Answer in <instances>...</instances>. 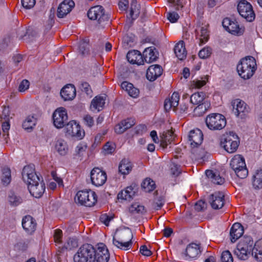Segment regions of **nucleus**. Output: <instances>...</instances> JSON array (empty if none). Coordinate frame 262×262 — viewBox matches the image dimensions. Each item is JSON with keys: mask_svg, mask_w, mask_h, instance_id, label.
<instances>
[{"mask_svg": "<svg viewBox=\"0 0 262 262\" xmlns=\"http://www.w3.org/2000/svg\"><path fill=\"white\" fill-rule=\"evenodd\" d=\"M256 70V61L252 56H247L242 58L237 65V71L239 75L244 79L250 78Z\"/></svg>", "mask_w": 262, "mask_h": 262, "instance_id": "obj_1", "label": "nucleus"}, {"mask_svg": "<svg viewBox=\"0 0 262 262\" xmlns=\"http://www.w3.org/2000/svg\"><path fill=\"white\" fill-rule=\"evenodd\" d=\"M95 260L96 249L89 244L82 245L74 256V262H95Z\"/></svg>", "mask_w": 262, "mask_h": 262, "instance_id": "obj_2", "label": "nucleus"}, {"mask_svg": "<svg viewBox=\"0 0 262 262\" xmlns=\"http://www.w3.org/2000/svg\"><path fill=\"white\" fill-rule=\"evenodd\" d=\"M239 144V138L233 132L224 134L222 137L221 145L229 153H233L237 149Z\"/></svg>", "mask_w": 262, "mask_h": 262, "instance_id": "obj_3", "label": "nucleus"}, {"mask_svg": "<svg viewBox=\"0 0 262 262\" xmlns=\"http://www.w3.org/2000/svg\"><path fill=\"white\" fill-rule=\"evenodd\" d=\"M231 168L240 179L246 178L248 174L244 158L239 155H236L231 159L230 163Z\"/></svg>", "mask_w": 262, "mask_h": 262, "instance_id": "obj_4", "label": "nucleus"}, {"mask_svg": "<svg viewBox=\"0 0 262 262\" xmlns=\"http://www.w3.org/2000/svg\"><path fill=\"white\" fill-rule=\"evenodd\" d=\"M206 124L211 130H220L226 124V120L224 116L220 114H211L206 118Z\"/></svg>", "mask_w": 262, "mask_h": 262, "instance_id": "obj_5", "label": "nucleus"}, {"mask_svg": "<svg viewBox=\"0 0 262 262\" xmlns=\"http://www.w3.org/2000/svg\"><path fill=\"white\" fill-rule=\"evenodd\" d=\"M76 196L79 203L86 207L93 206L97 201L96 193L91 190L79 191Z\"/></svg>", "mask_w": 262, "mask_h": 262, "instance_id": "obj_6", "label": "nucleus"}, {"mask_svg": "<svg viewBox=\"0 0 262 262\" xmlns=\"http://www.w3.org/2000/svg\"><path fill=\"white\" fill-rule=\"evenodd\" d=\"M237 9L242 17L248 21H252L255 18V13L252 5L246 0L241 1L237 5Z\"/></svg>", "mask_w": 262, "mask_h": 262, "instance_id": "obj_7", "label": "nucleus"}, {"mask_svg": "<svg viewBox=\"0 0 262 262\" xmlns=\"http://www.w3.org/2000/svg\"><path fill=\"white\" fill-rule=\"evenodd\" d=\"M88 17L92 20H96L99 24L108 21L109 17L104 12L101 6H95L90 9L88 12Z\"/></svg>", "mask_w": 262, "mask_h": 262, "instance_id": "obj_8", "label": "nucleus"}, {"mask_svg": "<svg viewBox=\"0 0 262 262\" xmlns=\"http://www.w3.org/2000/svg\"><path fill=\"white\" fill-rule=\"evenodd\" d=\"M54 125L57 128H61L68 123V115L63 107L57 108L53 114Z\"/></svg>", "mask_w": 262, "mask_h": 262, "instance_id": "obj_9", "label": "nucleus"}, {"mask_svg": "<svg viewBox=\"0 0 262 262\" xmlns=\"http://www.w3.org/2000/svg\"><path fill=\"white\" fill-rule=\"evenodd\" d=\"M223 27L229 32L234 35H241L244 31V27H239L237 22L229 18H225L222 22Z\"/></svg>", "mask_w": 262, "mask_h": 262, "instance_id": "obj_10", "label": "nucleus"}, {"mask_svg": "<svg viewBox=\"0 0 262 262\" xmlns=\"http://www.w3.org/2000/svg\"><path fill=\"white\" fill-rule=\"evenodd\" d=\"M28 189L32 195L36 198H40L45 191V184L40 178L37 181H32L27 183Z\"/></svg>", "mask_w": 262, "mask_h": 262, "instance_id": "obj_11", "label": "nucleus"}, {"mask_svg": "<svg viewBox=\"0 0 262 262\" xmlns=\"http://www.w3.org/2000/svg\"><path fill=\"white\" fill-rule=\"evenodd\" d=\"M92 183L96 186L103 185L107 179L106 173L98 167L94 168L91 172Z\"/></svg>", "mask_w": 262, "mask_h": 262, "instance_id": "obj_12", "label": "nucleus"}, {"mask_svg": "<svg viewBox=\"0 0 262 262\" xmlns=\"http://www.w3.org/2000/svg\"><path fill=\"white\" fill-rule=\"evenodd\" d=\"M233 111L236 116L243 118L249 112V107L247 104L239 99L234 100L232 102Z\"/></svg>", "mask_w": 262, "mask_h": 262, "instance_id": "obj_13", "label": "nucleus"}, {"mask_svg": "<svg viewBox=\"0 0 262 262\" xmlns=\"http://www.w3.org/2000/svg\"><path fill=\"white\" fill-rule=\"evenodd\" d=\"M188 138L192 148L198 147L203 142V134L200 129L196 128L189 132Z\"/></svg>", "mask_w": 262, "mask_h": 262, "instance_id": "obj_14", "label": "nucleus"}, {"mask_svg": "<svg viewBox=\"0 0 262 262\" xmlns=\"http://www.w3.org/2000/svg\"><path fill=\"white\" fill-rule=\"evenodd\" d=\"M22 177L24 181L27 183L39 180V178L35 171V166L33 164L25 166L22 171Z\"/></svg>", "mask_w": 262, "mask_h": 262, "instance_id": "obj_15", "label": "nucleus"}, {"mask_svg": "<svg viewBox=\"0 0 262 262\" xmlns=\"http://www.w3.org/2000/svg\"><path fill=\"white\" fill-rule=\"evenodd\" d=\"M66 128L67 133L73 137L81 139L84 136V131L81 130L80 126L74 121L68 122Z\"/></svg>", "mask_w": 262, "mask_h": 262, "instance_id": "obj_16", "label": "nucleus"}, {"mask_svg": "<svg viewBox=\"0 0 262 262\" xmlns=\"http://www.w3.org/2000/svg\"><path fill=\"white\" fill-rule=\"evenodd\" d=\"M224 194L222 192H215L209 197V203L214 209L222 208L225 202Z\"/></svg>", "mask_w": 262, "mask_h": 262, "instance_id": "obj_17", "label": "nucleus"}, {"mask_svg": "<svg viewBox=\"0 0 262 262\" xmlns=\"http://www.w3.org/2000/svg\"><path fill=\"white\" fill-rule=\"evenodd\" d=\"M208 26V24H203L198 25L196 26L195 29L196 37L200 40V45L205 43L209 39Z\"/></svg>", "mask_w": 262, "mask_h": 262, "instance_id": "obj_18", "label": "nucleus"}, {"mask_svg": "<svg viewBox=\"0 0 262 262\" xmlns=\"http://www.w3.org/2000/svg\"><path fill=\"white\" fill-rule=\"evenodd\" d=\"M74 6L73 1L64 0L58 7L57 16L59 18H63L72 11Z\"/></svg>", "mask_w": 262, "mask_h": 262, "instance_id": "obj_19", "label": "nucleus"}, {"mask_svg": "<svg viewBox=\"0 0 262 262\" xmlns=\"http://www.w3.org/2000/svg\"><path fill=\"white\" fill-rule=\"evenodd\" d=\"M138 193V188L135 186L130 185L127 187L125 190L119 192L117 195L118 200L130 201Z\"/></svg>", "mask_w": 262, "mask_h": 262, "instance_id": "obj_20", "label": "nucleus"}, {"mask_svg": "<svg viewBox=\"0 0 262 262\" xmlns=\"http://www.w3.org/2000/svg\"><path fill=\"white\" fill-rule=\"evenodd\" d=\"M200 248V244L192 243L189 244L183 254L185 259H189L196 257L201 252Z\"/></svg>", "mask_w": 262, "mask_h": 262, "instance_id": "obj_21", "label": "nucleus"}, {"mask_svg": "<svg viewBox=\"0 0 262 262\" xmlns=\"http://www.w3.org/2000/svg\"><path fill=\"white\" fill-rule=\"evenodd\" d=\"M36 222L35 220L31 215L24 216L22 220V226L28 234H32L36 230Z\"/></svg>", "mask_w": 262, "mask_h": 262, "instance_id": "obj_22", "label": "nucleus"}, {"mask_svg": "<svg viewBox=\"0 0 262 262\" xmlns=\"http://www.w3.org/2000/svg\"><path fill=\"white\" fill-rule=\"evenodd\" d=\"M110 258V253L106 246L103 244L98 245L96 249V262H107Z\"/></svg>", "mask_w": 262, "mask_h": 262, "instance_id": "obj_23", "label": "nucleus"}, {"mask_svg": "<svg viewBox=\"0 0 262 262\" xmlns=\"http://www.w3.org/2000/svg\"><path fill=\"white\" fill-rule=\"evenodd\" d=\"M180 96L178 93L174 92L170 98H167L164 101V108L166 111H169L172 108L176 111L179 105Z\"/></svg>", "mask_w": 262, "mask_h": 262, "instance_id": "obj_24", "label": "nucleus"}, {"mask_svg": "<svg viewBox=\"0 0 262 262\" xmlns=\"http://www.w3.org/2000/svg\"><path fill=\"white\" fill-rule=\"evenodd\" d=\"M162 71L159 65H152L147 70L146 77L149 81H154L162 75Z\"/></svg>", "mask_w": 262, "mask_h": 262, "instance_id": "obj_25", "label": "nucleus"}, {"mask_svg": "<svg viewBox=\"0 0 262 262\" xmlns=\"http://www.w3.org/2000/svg\"><path fill=\"white\" fill-rule=\"evenodd\" d=\"M76 89L73 84L64 86L60 92V95L64 100H72L76 96Z\"/></svg>", "mask_w": 262, "mask_h": 262, "instance_id": "obj_26", "label": "nucleus"}, {"mask_svg": "<svg viewBox=\"0 0 262 262\" xmlns=\"http://www.w3.org/2000/svg\"><path fill=\"white\" fill-rule=\"evenodd\" d=\"M244 233V229L241 224L236 223L234 224L230 232V239L232 243H234Z\"/></svg>", "mask_w": 262, "mask_h": 262, "instance_id": "obj_27", "label": "nucleus"}, {"mask_svg": "<svg viewBox=\"0 0 262 262\" xmlns=\"http://www.w3.org/2000/svg\"><path fill=\"white\" fill-rule=\"evenodd\" d=\"M157 52L154 47L147 48L143 52L142 57L143 62L151 63L157 60L158 58Z\"/></svg>", "mask_w": 262, "mask_h": 262, "instance_id": "obj_28", "label": "nucleus"}, {"mask_svg": "<svg viewBox=\"0 0 262 262\" xmlns=\"http://www.w3.org/2000/svg\"><path fill=\"white\" fill-rule=\"evenodd\" d=\"M127 60L131 63L137 64L138 65L143 64L142 55L138 50L129 51L126 55Z\"/></svg>", "mask_w": 262, "mask_h": 262, "instance_id": "obj_29", "label": "nucleus"}, {"mask_svg": "<svg viewBox=\"0 0 262 262\" xmlns=\"http://www.w3.org/2000/svg\"><path fill=\"white\" fill-rule=\"evenodd\" d=\"M113 238L120 240L121 242L124 241H132L133 234L132 231L128 229L117 230L114 235Z\"/></svg>", "mask_w": 262, "mask_h": 262, "instance_id": "obj_30", "label": "nucleus"}, {"mask_svg": "<svg viewBox=\"0 0 262 262\" xmlns=\"http://www.w3.org/2000/svg\"><path fill=\"white\" fill-rule=\"evenodd\" d=\"M174 52L179 59L183 60L186 58L187 53L183 41H180L176 45Z\"/></svg>", "mask_w": 262, "mask_h": 262, "instance_id": "obj_31", "label": "nucleus"}, {"mask_svg": "<svg viewBox=\"0 0 262 262\" xmlns=\"http://www.w3.org/2000/svg\"><path fill=\"white\" fill-rule=\"evenodd\" d=\"M173 139V132L172 130H168L163 132L160 136V145L163 148H165L168 144L170 143Z\"/></svg>", "mask_w": 262, "mask_h": 262, "instance_id": "obj_32", "label": "nucleus"}, {"mask_svg": "<svg viewBox=\"0 0 262 262\" xmlns=\"http://www.w3.org/2000/svg\"><path fill=\"white\" fill-rule=\"evenodd\" d=\"M253 241L252 240V238L249 236H244L237 245L239 249L244 248L246 250H248L250 252H252L253 251Z\"/></svg>", "mask_w": 262, "mask_h": 262, "instance_id": "obj_33", "label": "nucleus"}, {"mask_svg": "<svg viewBox=\"0 0 262 262\" xmlns=\"http://www.w3.org/2000/svg\"><path fill=\"white\" fill-rule=\"evenodd\" d=\"M133 164L127 159H123L119 166V171L121 174L126 175L128 174L132 170Z\"/></svg>", "mask_w": 262, "mask_h": 262, "instance_id": "obj_34", "label": "nucleus"}, {"mask_svg": "<svg viewBox=\"0 0 262 262\" xmlns=\"http://www.w3.org/2000/svg\"><path fill=\"white\" fill-rule=\"evenodd\" d=\"M206 176L211 179V181L215 184L222 185L225 182V179L222 178L217 172H214L212 170L206 171Z\"/></svg>", "mask_w": 262, "mask_h": 262, "instance_id": "obj_35", "label": "nucleus"}, {"mask_svg": "<svg viewBox=\"0 0 262 262\" xmlns=\"http://www.w3.org/2000/svg\"><path fill=\"white\" fill-rule=\"evenodd\" d=\"M37 118L35 115L28 116L23 123V127L26 129H32L36 125Z\"/></svg>", "mask_w": 262, "mask_h": 262, "instance_id": "obj_36", "label": "nucleus"}, {"mask_svg": "<svg viewBox=\"0 0 262 262\" xmlns=\"http://www.w3.org/2000/svg\"><path fill=\"white\" fill-rule=\"evenodd\" d=\"M55 147L61 155H65L68 152V147L67 142L62 139H59L56 141Z\"/></svg>", "mask_w": 262, "mask_h": 262, "instance_id": "obj_37", "label": "nucleus"}, {"mask_svg": "<svg viewBox=\"0 0 262 262\" xmlns=\"http://www.w3.org/2000/svg\"><path fill=\"white\" fill-rule=\"evenodd\" d=\"M253 185L256 189L262 188V169L257 170L253 175Z\"/></svg>", "mask_w": 262, "mask_h": 262, "instance_id": "obj_38", "label": "nucleus"}, {"mask_svg": "<svg viewBox=\"0 0 262 262\" xmlns=\"http://www.w3.org/2000/svg\"><path fill=\"white\" fill-rule=\"evenodd\" d=\"M105 104V99L102 96L95 97L91 102V107L99 111Z\"/></svg>", "mask_w": 262, "mask_h": 262, "instance_id": "obj_39", "label": "nucleus"}, {"mask_svg": "<svg viewBox=\"0 0 262 262\" xmlns=\"http://www.w3.org/2000/svg\"><path fill=\"white\" fill-rule=\"evenodd\" d=\"M113 244L120 249L127 250L132 247V241H124V242H121L120 240L113 238Z\"/></svg>", "mask_w": 262, "mask_h": 262, "instance_id": "obj_40", "label": "nucleus"}, {"mask_svg": "<svg viewBox=\"0 0 262 262\" xmlns=\"http://www.w3.org/2000/svg\"><path fill=\"white\" fill-rule=\"evenodd\" d=\"M2 182L4 185H8L11 181V170L8 167L2 169Z\"/></svg>", "mask_w": 262, "mask_h": 262, "instance_id": "obj_41", "label": "nucleus"}, {"mask_svg": "<svg viewBox=\"0 0 262 262\" xmlns=\"http://www.w3.org/2000/svg\"><path fill=\"white\" fill-rule=\"evenodd\" d=\"M206 95L203 92H198L193 94L190 99V101L191 103L197 105L201 104L205 99Z\"/></svg>", "mask_w": 262, "mask_h": 262, "instance_id": "obj_42", "label": "nucleus"}, {"mask_svg": "<svg viewBox=\"0 0 262 262\" xmlns=\"http://www.w3.org/2000/svg\"><path fill=\"white\" fill-rule=\"evenodd\" d=\"M89 39H85L80 41L79 45V53L82 56H85L89 54Z\"/></svg>", "mask_w": 262, "mask_h": 262, "instance_id": "obj_43", "label": "nucleus"}, {"mask_svg": "<svg viewBox=\"0 0 262 262\" xmlns=\"http://www.w3.org/2000/svg\"><path fill=\"white\" fill-rule=\"evenodd\" d=\"M234 253L236 255L237 257L240 260H246L248 258L249 255L250 254L251 252L246 250L244 248L239 249L238 246H237L236 249L234 250Z\"/></svg>", "mask_w": 262, "mask_h": 262, "instance_id": "obj_44", "label": "nucleus"}, {"mask_svg": "<svg viewBox=\"0 0 262 262\" xmlns=\"http://www.w3.org/2000/svg\"><path fill=\"white\" fill-rule=\"evenodd\" d=\"M141 186L146 192H150L156 188L155 182L150 178L145 179L142 182Z\"/></svg>", "mask_w": 262, "mask_h": 262, "instance_id": "obj_45", "label": "nucleus"}, {"mask_svg": "<svg viewBox=\"0 0 262 262\" xmlns=\"http://www.w3.org/2000/svg\"><path fill=\"white\" fill-rule=\"evenodd\" d=\"M209 105L207 103H202L198 104V105L194 109V113L195 115L198 116H203L208 110Z\"/></svg>", "mask_w": 262, "mask_h": 262, "instance_id": "obj_46", "label": "nucleus"}, {"mask_svg": "<svg viewBox=\"0 0 262 262\" xmlns=\"http://www.w3.org/2000/svg\"><path fill=\"white\" fill-rule=\"evenodd\" d=\"M8 201L10 205L17 206L22 203V199L13 192H11L8 195Z\"/></svg>", "mask_w": 262, "mask_h": 262, "instance_id": "obj_47", "label": "nucleus"}, {"mask_svg": "<svg viewBox=\"0 0 262 262\" xmlns=\"http://www.w3.org/2000/svg\"><path fill=\"white\" fill-rule=\"evenodd\" d=\"M129 211L132 213H144L146 212L145 207L138 203L132 204L129 208Z\"/></svg>", "mask_w": 262, "mask_h": 262, "instance_id": "obj_48", "label": "nucleus"}, {"mask_svg": "<svg viewBox=\"0 0 262 262\" xmlns=\"http://www.w3.org/2000/svg\"><path fill=\"white\" fill-rule=\"evenodd\" d=\"M9 121H1L2 123L3 136L6 143L8 142L7 138L9 137V130L10 127Z\"/></svg>", "mask_w": 262, "mask_h": 262, "instance_id": "obj_49", "label": "nucleus"}, {"mask_svg": "<svg viewBox=\"0 0 262 262\" xmlns=\"http://www.w3.org/2000/svg\"><path fill=\"white\" fill-rule=\"evenodd\" d=\"M208 80L207 76L202 77L201 79H195L191 82V86L196 89H200L206 84Z\"/></svg>", "mask_w": 262, "mask_h": 262, "instance_id": "obj_50", "label": "nucleus"}, {"mask_svg": "<svg viewBox=\"0 0 262 262\" xmlns=\"http://www.w3.org/2000/svg\"><path fill=\"white\" fill-rule=\"evenodd\" d=\"M10 110L9 106H3V109L2 114L0 115L1 121H10Z\"/></svg>", "mask_w": 262, "mask_h": 262, "instance_id": "obj_51", "label": "nucleus"}, {"mask_svg": "<svg viewBox=\"0 0 262 262\" xmlns=\"http://www.w3.org/2000/svg\"><path fill=\"white\" fill-rule=\"evenodd\" d=\"M165 203L164 198L162 196H160L158 197L157 199H155V201L152 203V207L155 210H159L160 209L162 206H163Z\"/></svg>", "mask_w": 262, "mask_h": 262, "instance_id": "obj_52", "label": "nucleus"}, {"mask_svg": "<svg viewBox=\"0 0 262 262\" xmlns=\"http://www.w3.org/2000/svg\"><path fill=\"white\" fill-rule=\"evenodd\" d=\"M78 246L77 241L74 238H70L68 239L63 247L61 248V250L64 249L67 250H72L73 248Z\"/></svg>", "mask_w": 262, "mask_h": 262, "instance_id": "obj_53", "label": "nucleus"}, {"mask_svg": "<svg viewBox=\"0 0 262 262\" xmlns=\"http://www.w3.org/2000/svg\"><path fill=\"white\" fill-rule=\"evenodd\" d=\"M222 262H233V259L229 251L226 250L222 252L221 255Z\"/></svg>", "mask_w": 262, "mask_h": 262, "instance_id": "obj_54", "label": "nucleus"}, {"mask_svg": "<svg viewBox=\"0 0 262 262\" xmlns=\"http://www.w3.org/2000/svg\"><path fill=\"white\" fill-rule=\"evenodd\" d=\"M180 167V165L174 163H172L170 166V171L171 175L174 177L178 176L181 173Z\"/></svg>", "mask_w": 262, "mask_h": 262, "instance_id": "obj_55", "label": "nucleus"}, {"mask_svg": "<svg viewBox=\"0 0 262 262\" xmlns=\"http://www.w3.org/2000/svg\"><path fill=\"white\" fill-rule=\"evenodd\" d=\"M212 50L210 48H204L202 49L199 53V56L202 59H205L210 56Z\"/></svg>", "mask_w": 262, "mask_h": 262, "instance_id": "obj_56", "label": "nucleus"}, {"mask_svg": "<svg viewBox=\"0 0 262 262\" xmlns=\"http://www.w3.org/2000/svg\"><path fill=\"white\" fill-rule=\"evenodd\" d=\"M83 122L86 126L92 127L94 124V120L90 115L87 114L83 116Z\"/></svg>", "mask_w": 262, "mask_h": 262, "instance_id": "obj_57", "label": "nucleus"}, {"mask_svg": "<svg viewBox=\"0 0 262 262\" xmlns=\"http://www.w3.org/2000/svg\"><path fill=\"white\" fill-rule=\"evenodd\" d=\"M29 81L27 79H24L20 83L18 86V90L19 92H24L29 89Z\"/></svg>", "mask_w": 262, "mask_h": 262, "instance_id": "obj_58", "label": "nucleus"}, {"mask_svg": "<svg viewBox=\"0 0 262 262\" xmlns=\"http://www.w3.org/2000/svg\"><path fill=\"white\" fill-rule=\"evenodd\" d=\"M124 124L125 130L132 127L136 124L135 120L134 118H127L122 121Z\"/></svg>", "mask_w": 262, "mask_h": 262, "instance_id": "obj_59", "label": "nucleus"}, {"mask_svg": "<svg viewBox=\"0 0 262 262\" xmlns=\"http://www.w3.org/2000/svg\"><path fill=\"white\" fill-rule=\"evenodd\" d=\"M113 216L112 215H108L107 214H101L100 216V221L101 223H103L106 226H108L110 222L113 219Z\"/></svg>", "mask_w": 262, "mask_h": 262, "instance_id": "obj_60", "label": "nucleus"}, {"mask_svg": "<svg viewBox=\"0 0 262 262\" xmlns=\"http://www.w3.org/2000/svg\"><path fill=\"white\" fill-rule=\"evenodd\" d=\"M62 237V232L60 229L54 230V240L55 243L60 244L61 243Z\"/></svg>", "mask_w": 262, "mask_h": 262, "instance_id": "obj_61", "label": "nucleus"}, {"mask_svg": "<svg viewBox=\"0 0 262 262\" xmlns=\"http://www.w3.org/2000/svg\"><path fill=\"white\" fill-rule=\"evenodd\" d=\"M22 6L26 9L33 8L35 3L36 0H21Z\"/></svg>", "mask_w": 262, "mask_h": 262, "instance_id": "obj_62", "label": "nucleus"}, {"mask_svg": "<svg viewBox=\"0 0 262 262\" xmlns=\"http://www.w3.org/2000/svg\"><path fill=\"white\" fill-rule=\"evenodd\" d=\"M80 89L82 92H85L87 95H90L92 93V90L90 84L86 82H82Z\"/></svg>", "mask_w": 262, "mask_h": 262, "instance_id": "obj_63", "label": "nucleus"}, {"mask_svg": "<svg viewBox=\"0 0 262 262\" xmlns=\"http://www.w3.org/2000/svg\"><path fill=\"white\" fill-rule=\"evenodd\" d=\"M103 149L106 154H112L115 150L114 145L111 143L107 142L103 146Z\"/></svg>", "mask_w": 262, "mask_h": 262, "instance_id": "obj_64", "label": "nucleus"}]
</instances>
